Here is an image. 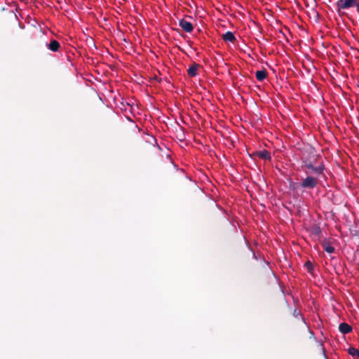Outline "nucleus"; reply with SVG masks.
I'll list each match as a JSON object with an SVG mask.
<instances>
[{"instance_id":"4","label":"nucleus","mask_w":359,"mask_h":359,"mask_svg":"<svg viewBox=\"0 0 359 359\" xmlns=\"http://www.w3.org/2000/svg\"><path fill=\"white\" fill-rule=\"evenodd\" d=\"M180 26L187 32H191L193 30L191 23L184 19L180 20Z\"/></svg>"},{"instance_id":"7","label":"nucleus","mask_w":359,"mask_h":359,"mask_svg":"<svg viewBox=\"0 0 359 359\" xmlns=\"http://www.w3.org/2000/svg\"><path fill=\"white\" fill-rule=\"evenodd\" d=\"M48 48L52 51H57L60 48V43L55 41L53 40L50 41V43L48 45Z\"/></svg>"},{"instance_id":"10","label":"nucleus","mask_w":359,"mask_h":359,"mask_svg":"<svg viewBox=\"0 0 359 359\" xmlns=\"http://www.w3.org/2000/svg\"><path fill=\"white\" fill-rule=\"evenodd\" d=\"M348 353L351 356L355 357L357 356L359 358V350L354 348V347H350L348 349Z\"/></svg>"},{"instance_id":"9","label":"nucleus","mask_w":359,"mask_h":359,"mask_svg":"<svg viewBox=\"0 0 359 359\" xmlns=\"http://www.w3.org/2000/svg\"><path fill=\"white\" fill-rule=\"evenodd\" d=\"M223 39L226 41L233 42L236 38L232 32H228L223 35Z\"/></svg>"},{"instance_id":"8","label":"nucleus","mask_w":359,"mask_h":359,"mask_svg":"<svg viewBox=\"0 0 359 359\" xmlns=\"http://www.w3.org/2000/svg\"><path fill=\"white\" fill-rule=\"evenodd\" d=\"M256 78L258 81H263L266 76V72L265 70H259L255 73Z\"/></svg>"},{"instance_id":"6","label":"nucleus","mask_w":359,"mask_h":359,"mask_svg":"<svg viewBox=\"0 0 359 359\" xmlns=\"http://www.w3.org/2000/svg\"><path fill=\"white\" fill-rule=\"evenodd\" d=\"M198 65H196V64H194L192 66H191L187 72H188V74L190 76H194L197 74V71H198Z\"/></svg>"},{"instance_id":"12","label":"nucleus","mask_w":359,"mask_h":359,"mask_svg":"<svg viewBox=\"0 0 359 359\" xmlns=\"http://www.w3.org/2000/svg\"><path fill=\"white\" fill-rule=\"evenodd\" d=\"M304 266L306 268L309 272H312V271L313 270V264L310 261H307L305 263Z\"/></svg>"},{"instance_id":"1","label":"nucleus","mask_w":359,"mask_h":359,"mask_svg":"<svg viewBox=\"0 0 359 359\" xmlns=\"http://www.w3.org/2000/svg\"><path fill=\"white\" fill-rule=\"evenodd\" d=\"M317 157L316 155H313L310 158H304L305 166L313 170L316 173H320L323 169L321 163H316Z\"/></svg>"},{"instance_id":"14","label":"nucleus","mask_w":359,"mask_h":359,"mask_svg":"<svg viewBox=\"0 0 359 359\" xmlns=\"http://www.w3.org/2000/svg\"><path fill=\"white\" fill-rule=\"evenodd\" d=\"M325 250L329 255L335 252V248H325Z\"/></svg>"},{"instance_id":"16","label":"nucleus","mask_w":359,"mask_h":359,"mask_svg":"<svg viewBox=\"0 0 359 359\" xmlns=\"http://www.w3.org/2000/svg\"><path fill=\"white\" fill-rule=\"evenodd\" d=\"M355 6L357 7V11L359 12V1L358 0H357V3L355 5Z\"/></svg>"},{"instance_id":"5","label":"nucleus","mask_w":359,"mask_h":359,"mask_svg":"<svg viewBox=\"0 0 359 359\" xmlns=\"http://www.w3.org/2000/svg\"><path fill=\"white\" fill-rule=\"evenodd\" d=\"M339 330L342 334H346L352 331V327L346 323H341L339 325Z\"/></svg>"},{"instance_id":"11","label":"nucleus","mask_w":359,"mask_h":359,"mask_svg":"<svg viewBox=\"0 0 359 359\" xmlns=\"http://www.w3.org/2000/svg\"><path fill=\"white\" fill-rule=\"evenodd\" d=\"M259 156L260 158L263 159H269L270 158V154L267 152L266 151H263L259 152Z\"/></svg>"},{"instance_id":"3","label":"nucleus","mask_w":359,"mask_h":359,"mask_svg":"<svg viewBox=\"0 0 359 359\" xmlns=\"http://www.w3.org/2000/svg\"><path fill=\"white\" fill-rule=\"evenodd\" d=\"M317 184V180L313 177H307L302 182V186L305 188L312 189Z\"/></svg>"},{"instance_id":"2","label":"nucleus","mask_w":359,"mask_h":359,"mask_svg":"<svg viewBox=\"0 0 359 359\" xmlns=\"http://www.w3.org/2000/svg\"><path fill=\"white\" fill-rule=\"evenodd\" d=\"M357 0H339L337 2V6L339 10L348 9L351 7L355 6Z\"/></svg>"},{"instance_id":"15","label":"nucleus","mask_w":359,"mask_h":359,"mask_svg":"<svg viewBox=\"0 0 359 359\" xmlns=\"http://www.w3.org/2000/svg\"><path fill=\"white\" fill-rule=\"evenodd\" d=\"M355 259H357L358 257H359V249H357L354 254Z\"/></svg>"},{"instance_id":"13","label":"nucleus","mask_w":359,"mask_h":359,"mask_svg":"<svg viewBox=\"0 0 359 359\" xmlns=\"http://www.w3.org/2000/svg\"><path fill=\"white\" fill-rule=\"evenodd\" d=\"M311 231L312 233L316 235V236H318L319 233H320V227L317 226H312L311 228Z\"/></svg>"}]
</instances>
